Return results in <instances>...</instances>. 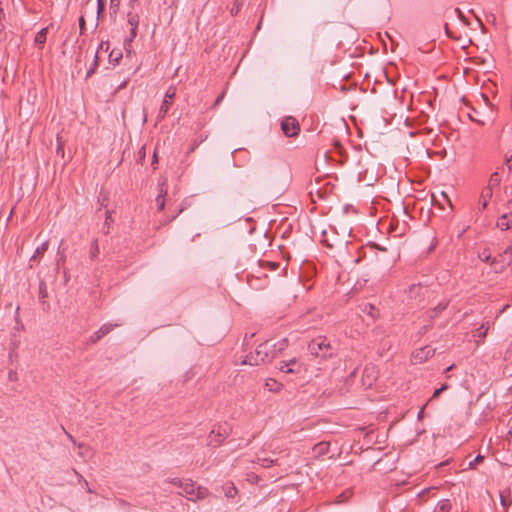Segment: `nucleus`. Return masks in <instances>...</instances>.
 <instances>
[{
	"label": "nucleus",
	"instance_id": "nucleus-60",
	"mask_svg": "<svg viewBox=\"0 0 512 512\" xmlns=\"http://www.w3.org/2000/svg\"><path fill=\"white\" fill-rule=\"evenodd\" d=\"M453 368V365L447 368V371H450Z\"/></svg>",
	"mask_w": 512,
	"mask_h": 512
},
{
	"label": "nucleus",
	"instance_id": "nucleus-19",
	"mask_svg": "<svg viewBox=\"0 0 512 512\" xmlns=\"http://www.w3.org/2000/svg\"><path fill=\"white\" fill-rule=\"evenodd\" d=\"M48 249V242H43L39 247L36 248L34 255L31 260H35L37 256L43 255Z\"/></svg>",
	"mask_w": 512,
	"mask_h": 512
},
{
	"label": "nucleus",
	"instance_id": "nucleus-26",
	"mask_svg": "<svg viewBox=\"0 0 512 512\" xmlns=\"http://www.w3.org/2000/svg\"><path fill=\"white\" fill-rule=\"evenodd\" d=\"M448 306V302H441L439 303L435 308H434V315L431 316V318L435 317L438 315V313L442 312L443 310H445Z\"/></svg>",
	"mask_w": 512,
	"mask_h": 512
},
{
	"label": "nucleus",
	"instance_id": "nucleus-48",
	"mask_svg": "<svg viewBox=\"0 0 512 512\" xmlns=\"http://www.w3.org/2000/svg\"><path fill=\"white\" fill-rule=\"evenodd\" d=\"M121 57H122V55H121V54H118V56H114V61H116V62H117V61H118V59H119V58H121Z\"/></svg>",
	"mask_w": 512,
	"mask_h": 512
},
{
	"label": "nucleus",
	"instance_id": "nucleus-50",
	"mask_svg": "<svg viewBox=\"0 0 512 512\" xmlns=\"http://www.w3.org/2000/svg\"><path fill=\"white\" fill-rule=\"evenodd\" d=\"M67 436H68L69 440H71L73 443H75L74 438L70 434L67 433Z\"/></svg>",
	"mask_w": 512,
	"mask_h": 512
},
{
	"label": "nucleus",
	"instance_id": "nucleus-1",
	"mask_svg": "<svg viewBox=\"0 0 512 512\" xmlns=\"http://www.w3.org/2000/svg\"><path fill=\"white\" fill-rule=\"evenodd\" d=\"M171 483L182 489V491L178 494L185 495L191 501L202 500L209 494L207 488L201 486L196 487L195 483L191 480H181L174 478L172 479Z\"/></svg>",
	"mask_w": 512,
	"mask_h": 512
},
{
	"label": "nucleus",
	"instance_id": "nucleus-3",
	"mask_svg": "<svg viewBox=\"0 0 512 512\" xmlns=\"http://www.w3.org/2000/svg\"><path fill=\"white\" fill-rule=\"evenodd\" d=\"M271 343L266 341L260 344L255 350L254 354H250L246 356L244 363H248L250 365H259L264 363L268 359H272V349Z\"/></svg>",
	"mask_w": 512,
	"mask_h": 512
},
{
	"label": "nucleus",
	"instance_id": "nucleus-59",
	"mask_svg": "<svg viewBox=\"0 0 512 512\" xmlns=\"http://www.w3.org/2000/svg\"><path fill=\"white\" fill-rule=\"evenodd\" d=\"M372 309H374V307L372 305H370L369 312H372Z\"/></svg>",
	"mask_w": 512,
	"mask_h": 512
},
{
	"label": "nucleus",
	"instance_id": "nucleus-18",
	"mask_svg": "<svg viewBox=\"0 0 512 512\" xmlns=\"http://www.w3.org/2000/svg\"><path fill=\"white\" fill-rule=\"evenodd\" d=\"M452 508L451 502L448 499H443L439 501L437 505V509L439 512H450Z\"/></svg>",
	"mask_w": 512,
	"mask_h": 512
},
{
	"label": "nucleus",
	"instance_id": "nucleus-44",
	"mask_svg": "<svg viewBox=\"0 0 512 512\" xmlns=\"http://www.w3.org/2000/svg\"><path fill=\"white\" fill-rule=\"evenodd\" d=\"M223 97H224V95H223V94H222V95H220V96H218V98H217V99H216V101H215V104H216V105H217V104H219V103L222 101Z\"/></svg>",
	"mask_w": 512,
	"mask_h": 512
},
{
	"label": "nucleus",
	"instance_id": "nucleus-21",
	"mask_svg": "<svg viewBox=\"0 0 512 512\" xmlns=\"http://www.w3.org/2000/svg\"><path fill=\"white\" fill-rule=\"evenodd\" d=\"M487 331H488V327H485L484 324H482L481 327H479L476 330V333H477L476 337L479 338V340H477V343H479L481 340H483L486 337Z\"/></svg>",
	"mask_w": 512,
	"mask_h": 512
},
{
	"label": "nucleus",
	"instance_id": "nucleus-45",
	"mask_svg": "<svg viewBox=\"0 0 512 512\" xmlns=\"http://www.w3.org/2000/svg\"><path fill=\"white\" fill-rule=\"evenodd\" d=\"M445 29H446V34H447L449 37H452V35H451V33H450L449 29H448V25H447V24L445 25Z\"/></svg>",
	"mask_w": 512,
	"mask_h": 512
},
{
	"label": "nucleus",
	"instance_id": "nucleus-52",
	"mask_svg": "<svg viewBox=\"0 0 512 512\" xmlns=\"http://www.w3.org/2000/svg\"><path fill=\"white\" fill-rule=\"evenodd\" d=\"M489 259H490V256H489V255H487V256H485V257H484V259H483V260H484L485 262H487V261H489Z\"/></svg>",
	"mask_w": 512,
	"mask_h": 512
},
{
	"label": "nucleus",
	"instance_id": "nucleus-31",
	"mask_svg": "<svg viewBox=\"0 0 512 512\" xmlns=\"http://www.w3.org/2000/svg\"><path fill=\"white\" fill-rule=\"evenodd\" d=\"M57 141H58V146H57V154L58 155H61V157H64V148H63V145L62 143L60 142V138L57 137Z\"/></svg>",
	"mask_w": 512,
	"mask_h": 512
},
{
	"label": "nucleus",
	"instance_id": "nucleus-34",
	"mask_svg": "<svg viewBox=\"0 0 512 512\" xmlns=\"http://www.w3.org/2000/svg\"><path fill=\"white\" fill-rule=\"evenodd\" d=\"M481 199H482V203H481V209H485L487 207V203H488V200L490 198L488 197H484L483 196V193L481 194Z\"/></svg>",
	"mask_w": 512,
	"mask_h": 512
},
{
	"label": "nucleus",
	"instance_id": "nucleus-40",
	"mask_svg": "<svg viewBox=\"0 0 512 512\" xmlns=\"http://www.w3.org/2000/svg\"><path fill=\"white\" fill-rule=\"evenodd\" d=\"M506 164L508 166V170L511 172L512 171V156H510L509 158L506 159Z\"/></svg>",
	"mask_w": 512,
	"mask_h": 512
},
{
	"label": "nucleus",
	"instance_id": "nucleus-22",
	"mask_svg": "<svg viewBox=\"0 0 512 512\" xmlns=\"http://www.w3.org/2000/svg\"><path fill=\"white\" fill-rule=\"evenodd\" d=\"M257 463L260 464L262 467H270L275 463V460L267 457H258Z\"/></svg>",
	"mask_w": 512,
	"mask_h": 512
},
{
	"label": "nucleus",
	"instance_id": "nucleus-11",
	"mask_svg": "<svg viewBox=\"0 0 512 512\" xmlns=\"http://www.w3.org/2000/svg\"><path fill=\"white\" fill-rule=\"evenodd\" d=\"M406 292L409 298L416 299L418 297H424L428 292V289L426 286H423L421 284H412L411 286H409Z\"/></svg>",
	"mask_w": 512,
	"mask_h": 512
},
{
	"label": "nucleus",
	"instance_id": "nucleus-43",
	"mask_svg": "<svg viewBox=\"0 0 512 512\" xmlns=\"http://www.w3.org/2000/svg\"><path fill=\"white\" fill-rule=\"evenodd\" d=\"M108 49L109 48V43L108 42H101L100 44V49Z\"/></svg>",
	"mask_w": 512,
	"mask_h": 512
},
{
	"label": "nucleus",
	"instance_id": "nucleus-63",
	"mask_svg": "<svg viewBox=\"0 0 512 512\" xmlns=\"http://www.w3.org/2000/svg\"><path fill=\"white\" fill-rule=\"evenodd\" d=\"M510 204L512 205V201L510 202Z\"/></svg>",
	"mask_w": 512,
	"mask_h": 512
},
{
	"label": "nucleus",
	"instance_id": "nucleus-54",
	"mask_svg": "<svg viewBox=\"0 0 512 512\" xmlns=\"http://www.w3.org/2000/svg\"><path fill=\"white\" fill-rule=\"evenodd\" d=\"M157 161V156L156 154L154 153V156H153V162H156Z\"/></svg>",
	"mask_w": 512,
	"mask_h": 512
},
{
	"label": "nucleus",
	"instance_id": "nucleus-14",
	"mask_svg": "<svg viewBox=\"0 0 512 512\" xmlns=\"http://www.w3.org/2000/svg\"><path fill=\"white\" fill-rule=\"evenodd\" d=\"M288 345V340L286 338L282 339L278 343L271 344L272 349V357H276L280 352H282Z\"/></svg>",
	"mask_w": 512,
	"mask_h": 512
},
{
	"label": "nucleus",
	"instance_id": "nucleus-6",
	"mask_svg": "<svg viewBox=\"0 0 512 512\" xmlns=\"http://www.w3.org/2000/svg\"><path fill=\"white\" fill-rule=\"evenodd\" d=\"M435 353V349L431 346L422 347L412 353V359L415 364L422 363L431 358Z\"/></svg>",
	"mask_w": 512,
	"mask_h": 512
},
{
	"label": "nucleus",
	"instance_id": "nucleus-7",
	"mask_svg": "<svg viewBox=\"0 0 512 512\" xmlns=\"http://www.w3.org/2000/svg\"><path fill=\"white\" fill-rule=\"evenodd\" d=\"M175 88L173 87H170L166 94H165V97H164V100L162 102V105L160 107V110H159V113H158V118L159 119H163L165 117V115L167 114L174 98H175Z\"/></svg>",
	"mask_w": 512,
	"mask_h": 512
},
{
	"label": "nucleus",
	"instance_id": "nucleus-13",
	"mask_svg": "<svg viewBox=\"0 0 512 512\" xmlns=\"http://www.w3.org/2000/svg\"><path fill=\"white\" fill-rule=\"evenodd\" d=\"M497 226L499 228H501L502 230H508L509 228L512 227V213H506V214H503L498 222H497Z\"/></svg>",
	"mask_w": 512,
	"mask_h": 512
},
{
	"label": "nucleus",
	"instance_id": "nucleus-37",
	"mask_svg": "<svg viewBox=\"0 0 512 512\" xmlns=\"http://www.w3.org/2000/svg\"><path fill=\"white\" fill-rule=\"evenodd\" d=\"M110 2H111V7H114L115 9H117L120 5L121 0H110Z\"/></svg>",
	"mask_w": 512,
	"mask_h": 512
},
{
	"label": "nucleus",
	"instance_id": "nucleus-32",
	"mask_svg": "<svg viewBox=\"0 0 512 512\" xmlns=\"http://www.w3.org/2000/svg\"><path fill=\"white\" fill-rule=\"evenodd\" d=\"M79 29H80V34H83L84 30H85V19L83 16H81L79 18Z\"/></svg>",
	"mask_w": 512,
	"mask_h": 512
},
{
	"label": "nucleus",
	"instance_id": "nucleus-30",
	"mask_svg": "<svg viewBox=\"0 0 512 512\" xmlns=\"http://www.w3.org/2000/svg\"><path fill=\"white\" fill-rule=\"evenodd\" d=\"M483 459H484V457L479 454L473 461H471L469 463V467L470 468H474L475 465L478 464L479 462H481Z\"/></svg>",
	"mask_w": 512,
	"mask_h": 512
},
{
	"label": "nucleus",
	"instance_id": "nucleus-56",
	"mask_svg": "<svg viewBox=\"0 0 512 512\" xmlns=\"http://www.w3.org/2000/svg\"><path fill=\"white\" fill-rule=\"evenodd\" d=\"M60 261H64V258L60 257V259L58 260V265L60 264Z\"/></svg>",
	"mask_w": 512,
	"mask_h": 512
},
{
	"label": "nucleus",
	"instance_id": "nucleus-10",
	"mask_svg": "<svg viewBox=\"0 0 512 512\" xmlns=\"http://www.w3.org/2000/svg\"><path fill=\"white\" fill-rule=\"evenodd\" d=\"M501 182L499 172H494L491 174L488 186L483 190V196L491 198L493 194V189L498 187Z\"/></svg>",
	"mask_w": 512,
	"mask_h": 512
},
{
	"label": "nucleus",
	"instance_id": "nucleus-28",
	"mask_svg": "<svg viewBox=\"0 0 512 512\" xmlns=\"http://www.w3.org/2000/svg\"><path fill=\"white\" fill-rule=\"evenodd\" d=\"M446 389H448V385L447 384H443L440 388L436 389L433 393V396L432 398H437L439 397V395L445 391Z\"/></svg>",
	"mask_w": 512,
	"mask_h": 512
},
{
	"label": "nucleus",
	"instance_id": "nucleus-57",
	"mask_svg": "<svg viewBox=\"0 0 512 512\" xmlns=\"http://www.w3.org/2000/svg\"><path fill=\"white\" fill-rule=\"evenodd\" d=\"M423 411H420L418 417H422Z\"/></svg>",
	"mask_w": 512,
	"mask_h": 512
},
{
	"label": "nucleus",
	"instance_id": "nucleus-4",
	"mask_svg": "<svg viewBox=\"0 0 512 512\" xmlns=\"http://www.w3.org/2000/svg\"><path fill=\"white\" fill-rule=\"evenodd\" d=\"M231 427L225 423L219 425L217 430H212L209 435L208 445L217 447L219 446L230 434Z\"/></svg>",
	"mask_w": 512,
	"mask_h": 512
},
{
	"label": "nucleus",
	"instance_id": "nucleus-58",
	"mask_svg": "<svg viewBox=\"0 0 512 512\" xmlns=\"http://www.w3.org/2000/svg\"><path fill=\"white\" fill-rule=\"evenodd\" d=\"M372 309H374V307L372 305H370L369 312H372Z\"/></svg>",
	"mask_w": 512,
	"mask_h": 512
},
{
	"label": "nucleus",
	"instance_id": "nucleus-49",
	"mask_svg": "<svg viewBox=\"0 0 512 512\" xmlns=\"http://www.w3.org/2000/svg\"><path fill=\"white\" fill-rule=\"evenodd\" d=\"M121 57H122V55H121V54H118V56H114V61H116V62H117V61H118V59H119V58H121Z\"/></svg>",
	"mask_w": 512,
	"mask_h": 512
},
{
	"label": "nucleus",
	"instance_id": "nucleus-38",
	"mask_svg": "<svg viewBox=\"0 0 512 512\" xmlns=\"http://www.w3.org/2000/svg\"><path fill=\"white\" fill-rule=\"evenodd\" d=\"M111 221H112L111 212L110 211H106L105 224L108 225Z\"/></svg>",
	"mask_w": 512,
	"mask_h": 512
},
{
	"label": "nucleus",
	"instance_id": "nucleus-36",
	"mask_svg": "<svg viewBox=\"0 0 512 512\" xmlns=\"http://www.w3.org/2000/svg\"><path fill=\"white\" fill-rule=\"evenodd\" d=\"M79 449H80L79 455L84 456V453H85V451L88 450V447L85 446L84 444H79Z\"/></svg>",
	"mask_w": 512,
	"mask_h": 512
},
{
	"label": "nucleus",
	"instance_id": "nucleus-51",
	"mask_svg": "<svg viewBox=\"0 0 512 512\" xmlns=\"http://www.w3.org/2000/svg\"><path fill=\"white\" fill-rule=\"evenodd\" d=\"M380 464H381V460H378V461H376V462L374 463V465H373V466H374V467H376V466H378V465H380Z\"/></svg>",
	"mask_w": 512,
	"mask_h": 512
},
{
	"label": "nucleus",
	"instance_id": "nucleus-25",
	"mask_svg": "<svg viewBox=\"0 0 512 512\" xmlns=\"http://www.w3.org/2000/svg\"><path fill=\"white\" fill-rule=\"evenodd\" d=\"M99 254V246H98V241L97 240H94L91 244V247H90V255H91V258H95L97 255Z\"/></svg>",
	"mask_w": 512,
	"mask_h": 512
},
{
	"label": "nucleus",
	"instance_id": "nucleus-33",
	"mask_svg": "<svg viewBox=\"0 0 512 512\" xmlns=\"http://www.w3.org/2000/svg\"><path fill=\"white\" fill-rule=\"evenodd\" d=\"M8 378L10 381H16L17 380V373L14 370H10L8 373Z\"/></svg>",
	"mask_w": 512,
	"mask_h": 512
},
{
	"label": "nucleus",
	"instance_id": "nucleus-29",
	"mask_svg": "<svg viewBox=\"0 0 512 512\" xmlns=\"http://www.w3.org/2000/svg\"><path fill=\"white\" fill-rule=\"evenodd\" d=\"M105 9V2L104 0H97V14L99 15L102 13Z\"/></svg>",
	"mask_w": 512,
	"mask_h": 512
},
{
	"label": "nucleus",
	"instance_id": "nucleus-5",
	"mask_svg": "<svg viewBox=\"0 0 512 512\" xmlns=\"http://www.w3.org/2000/svg\"><path fill=\"white\" fill-rule=\"evenodd\" d=\"M281 129L287 137H295L300 132L299 123L292 116H287L281 121Z\"/></svg>",
	"mask_w": 512,
	"mask_h": 512
},
{
	"label": "nucleus",
	"instance_id": "nucleus-53",
	"mask_svg": "<svg viewBox=\"0 0 512 512\" xmlns=\"http://www.w3.org/2000/svg\"><path fill=\"white\" fill-rule=\"evenodd\" d=\"M97 59H98V56H97V54H96V55H95V62H94V66H97V64H98V63H97Z\"/></svg>",
	"mask_w": 512,
	"mask_h": 512
},
{
	"label": "nucleus",
	"instance_id": "nucleus-47",
	"mask_svg": "<svg viewBox=\"0 0 512 512\" xmlns=\"http://www.w3.org/2000/svg\"><path fill=\"white\" fill-rule=\"evenodd\" d=\"M92 73H94V67H91V69L88 70L87 76H90Z\"/></svg>",
	"mask_w": 512,
	"mask_h": 512
},
{
	"label": "nucleus",
	"instance_id": "nucleus-17",
	"mask_svg": "<svg viewBox=\"0 0 512 512\" xmlns=\"http://www.w3.org/2000/svg\"><path fill=\"white\" fill-rule=\"evenodd\" d=\"M500 257L503 258V266H509L512 263V246H508Z\"/></svg>",
	"mask_w": 512,
	"mask_h": 512
},
{
	"label": "nucleus",
	"instance_id": "nucleus-35",
	"mask_svg": "<svg viewBox=\"0 0 512 512\" xmlns=\"http://www.w3.org/2000/svg\"><path fill=\"white\" fill-rule=\"evenodd\" d=\"M498 262L501 263V266H500L499 270L502 271V269L505 267V266H503V258H501L500 256H499V259L494 258L493 261H492V264L495 265Z\"/></svg>",
	"mask_w": 512,
	"mask_h": 512
},
{
	"label": "nucleus",
	"instance_id": "nucleus-20",
	"mask_svg": "<svg viewBox=\"0 0 512 512\" xmlns=\"http://www.w3.org/2000/svg\"><path fill=\"white\" fill-rule=\"evenodd\" d=\"M117 326H118V324L106 323V324H103L98 331L100 332V334L105 336L108 333H110Z\"/></svg>",
	"mask_w": 512,
	"mask_h": 512
},
{
	"label": "nucleus",
	"instance_id": "nucleus-39",
	"mask_svg": "<svg viewBox=\"0 0 512 512\" xmlns=\"http://www.w3.org/2000/svg\"><path fill=\"white\" fill-rule=\"evenodd\" d=\"M500 502L503 507H507L511 503L510 501H507L503 496H501Z\"/></svg>",
	"mask_w": 512,
	"mask_h": 512
},
{
	"label": "nucleus",
	"instance_id": "nucleus-55",
	"mask_svg": "<svg viewBox=\"0 0 512 512\" xmlns=\"http://www.w3.org/2000/svg\"><path fill=\"white\" fill-rule=\"evenodd\" d=\"M112 57H113V52H111L109 55L110 61H112Z\"/></svg>",
	"mask_w": 512,
	"mask_h": 512
},
{
	"label": "nucleus",
	"instance_id": "nucleus-15",
	"mask_svg": "<svg viewBox=\"0 0 512 512\" xmlns=\"http://www.w3.org/2000/svg\"><path fill=\"white\" fill-rule=\"evenodd\" d=\"M47 33H48V27H45L41 29L35 36L34 42L36 45H38L40 48L43 47L44 43L47 39Z\"/></svg>",
	"mask_w": 512,
	"mask_h": 512
},
{
	"label": "nucleus",
	"instance_id": "nucleus-16",
	"mask_svg": "<svg viewBox=\"0 0 512 512\" xmlns=\"http://www.w3.org/2000/svg\"><path fill=\"white\" fill-rule=\"evenodd\" d=\"M330 444L328 442H320L313 447L315 455H324L328 452Z\"/></svg>",
	"mask_w": 512,
	"mask_h": 512
},
{
	"label": "nucleus",
	"instance_id": "nucleus-2",
	"mask_svg": "<svg viewBox=\"0 0 512 512\" xmlns=\"http://www.w3.org/2000/svg\"><path fill=\"white\" fill-rule=\"evenodd\" d=\"M308 351L310 355L320 357L322 359L332 357L334 354V348L324 336H318L311 340L308 344Z\"/></svg>",
	"mask_w": 512,
	"mask_h": 512
},
{
	"label": "nucleus",
	"instance_id": "nucleus-27",
	"mask_svg": "<svg viewBox=\"0 0 512 512\" xmlns=\"http://www.w3.org/2000/svg\"><path fill=\"white\" fill-rule=\"evenodd\" d=\"M102 337H104L102 334H100L99 331H96L95 333H93L90 338H89V343L91 344H95L96 342H98Z\"/></svg>",
	"mask_w": 512,
	"mask_h": 512
},
{
	"label": "nucleus",
	"instance_id": "nucleus-62",
	"mask_svg": "<svg viewBox=\"0 0 512 512\" xmlns=\"http://www.w3.org/2000/svg\"><path fill=\"white\" fill-rule=\"evenodd\" d=\"M270 390H275V389L273 388V384H270Z\"/></svg>",
	"mask_w": 512,
	"mask_h": 512
},
{
	"label": "nucleus",
	"instance_id": "nucleus-41",
	"mask_svg": "<svg viewBox=\"0 0 512 512\" xmlns=\"http://www.w3.org/2000/svg\"><path fill=\"white\" fill-rule=\"evenodd\" d=\"M138 1H139V0H129V3H128L129 7H130L131 9H134V8H135V6H136V4L138 3Z\"/></svg>",
	"mask_w": 512,
	"mask_h": 512
},
{
	"label": "nucleus",
	"instance_id": "nucleus-9",
	"mask_svg": "<svg viewBox=\"0 0 512 512\" xmlns=\"http://www.w3.org/2000/svg\"><path fill=\"white\" fill-rule=\"evenodd\" d=\"M279 370L284 373H299L301 371V364L297 359L293 358L289 361H282L279 365Z\"/></svg>",
	"mask_w": 512,
	"mask_h": 512
},
{
	"label": "nucleus",
	"instance_id": "nucleus-46",
	"mask_svg": "<svg viewBox=\"0 0 512 512\" xmlns=\"http://www.w3.org/2000/svg\"><path fill=\"white\" fill-rule=\"evenodd\" d=\"M92 73H94V67H91V69L88 70L87 76H90Z\"/></svg>",
	"mask_w": 512,
	"mask_h": 512
},
{
	"label": "nucleus",
	"instance_id": "nucleus-61",
	"mask_svg": "<svg viewBox=\"0 0 512 512\" xmlns=\"http://www.w3.org/2000/svg\"><path fill=\"white\" fill-rule=\"evenodd\" d=\"M270 390H275V389L273 388V384H270Z\"/></svg>",
	"mask_w": 512,
	"mask_h": 512
},
{
	"label": "nucleus",
	"instance_id": "nucleus-8",
	"mask_svg": "<svg viewBox=\"0 0 512 512\" xmlns=\"http://www.w3.org/2000/svg\"><path fill=\"white\" fill-rule=\"evenodd\" d=\"M139 20L140 17L138 13L133 12L132 10H130L127 13V22L131 27L128 41H133L134 38L137 36V27L139 25Z\"/></svg>",
	"mask_w": 512,
	"mask_h": 512
},
{
	"label": "nucleus",
	"instance_id": "nucleus-12",
	"mask_svg": "<svg viewBox=\"0 0 512 512\" xmlns=\"http://www.w3.org/2000/svg\"><path fill=\"white\" fill-rule=\"evenodd\" d=\"M165 185H166V179L163 178L159 182V195L156 198L158 210H163L165 207V196L167 195V189L165 188Z\"/></svg>",
	"mask_w": 512,
	"mask_h": 512
},
{
	"label": "nucleus",
	"instance_id": "nucleus-42",
	"mask_svg": "<svg viewBox=\"0 0 512 512\" xmlns=\"http://www.w3.org/2000/svg\"><path fill=\"white\" fill-rule=\"evenodd\" d=\"M235 493H236V488H235V487H233V488H231V489L226 493V496H228V497H232V496H234V494H235Z\"/></svg>",
	"mask_w": 512,
	"mask_h": 512
},
{
	"label": "nucleus",
	"instance_id": "nucleus-23",
	"mask_svg": "<svg viewBox=\"0 0 512 512\" xmlns=\"http://www.w3.org/2000/svg\"><path fill=\"white\" fill-rule=\"evenodd\" d=\"M375 369L374 367H366L364 369V375L367 377V378H371V380L375 379L376 376H375ZM369 386L372 384V381H369L367 383Z\"/></svg>",
	"mask_w": 512,
	"mask_h": 512
},
{
	"label": "nucleus",
	"instance_id": "nucleus-24",
	"mask_svg": "<svg viewBox=\"0 0 512 512\" xmlns=\"http://www.w3.org/2000/svg\"><path fill=\"white\" fill-rule=\"evenodd\" d=\"M242 5H243V1L242 0H236L234 2L233 6L230 9L231 15H237L239 13Z\"/></svg>",
	"mask_w": 512,
	"mask_h": 512
}]
</instances>
